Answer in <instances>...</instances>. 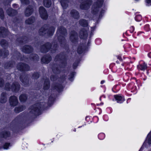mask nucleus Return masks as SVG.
<instances>
[{"instance_id":"1","label":"nucleus","mask_w":151,"mask_h":151,"mask_svg":"<svg viewBox=\"0 0 151 151\" xmlns=\"http://www.w3.org/2000/svg\"><path fill=\"white\" fill-rule=\"evenodd\" d=\"M63 54V53H61L57 55L55 58L54 60L55 62H59L60 63V66L57 64H53L52 69L53 72L55 74H59L61 71L60 68H64L66 65L65 56Z\"/></svg>"},{"instance_id":"2","label":"nucleus","mask_w":151,"mask_h":151,"mask_svg":"<svg viewBox=\"0 0 151 151\" xmlns=\"http://www.w3.org/2000/svg\"><path fill=\"white\" fill-rule=\"evenodd\" d=\"M67 34L66 29L63 26H60L58 27L56 35L58 36V40L61 44V46L65 47V49L68 53L69 48L67 45H66L65 40L64 37L61 35L64 36Z\"/></svg>"},{"instance_id":"3","label":"nucleus","mask_w":151,"mask_h":151,"mask_svg":"<svg viewBox=\"0 0 151 151\" xmlns=\"http://www.w3.org/2000/svg\"><path fill=\"white\" fill-rule=\"evenodd\" d=\"M58 49V45L57 42H52L51 43L50 42H47L41 45L40 48V51L43 53L47 52L50 50L52 53H54Z\"/></svg>"},{"instance_id":"4","label":"nucleus","mask_w":151,"mask_h":151,"mask_svg":"<svg viewBox=\"0 0 151 151\" xmlns=\"http://www.w3.org/2000/svg\"><path fill=\"white\" fill-rule=\"evenodd\" d=\"M46 104L45 102H39L34 104L30 108V111L29 112V115L31 116H33L38 115L41 109L45 108Z\"/></svg>"},{"instance_id":"5","label":"nucleus","mask_w":151,"mask_h":151,"mask_svg":"<svg viewBox=\"0 0 151 151\" xmlns=\"http://www.w3.org/2000/svg\"><path fill=\"white\" fill-rule=\"evenodd\" d=\"M55 30V28L53 27L45 25L40 29L39 33L41 36L46 35L51 36L53 35Z\"/></svg>"},{"instance_id":"6","label":"nucleus","mask_w":151,"mask_h":151,"mask_svg":"<svg viewBox=\"0 0 151 151\" xmlns=\"http://www.w3.org/2000/svg\"><path fill=\"white\" fill-rule=\"evenodd\" d=\"M103 0H97L95 2L91 8V13L94 15L96 16L99 11V8L101 7L103 3Z\"/></svg>"},{"instance_id":"7","label":"nucleus","mask_w":151,"mask_h":151,"mask_svg":"<svg viewBox=\"0 0 151 151\" xmlns=\"http://www.w3.org/2000/svg\"><path fill=\"white\" fill-rule=\"evenodd\" d=\"M93 2L92 0H86L81 4L80 7L83 10H87L90 8Z\"/></svg>"},{"instance_id":"8","label":"nucleus","mask_w":151,"mask_h":151,"mask_svg":"<svg viewBox=\"0 0 151 151\" xmlns=\"http://www.w3.org/2000/svg\"><path fill=\"white\" fill-rule=\"evenodd\" d=\"M17 68L18 70L21 71H28L30 69L29 66L27 64L22 63H18Z\"/></svg>"},{"instance_id":"9","label":"nucleus","mask_w":151,"mask_h":151,"mask_svg":"<svg viewBox=\"0 0 151 151\" xmlns=\"http://www.w3.org/2000/svg\"><path fill=\"white\" fill-rule=\"evenodd\" d=\"M20 79L23 85L25 86H28L30 85L29 81V78L27 75H21L20 77Z\"/></svg>"},{"instance_id":"10","label":"nucleus","mask_w":151,"mask_h":151,"mask_svg":"<svg viewBox=\"0 0 151 151\" xmlns=\"http://www.w3.org/2000/svg\"><path fill=\"white\" fill-rule=\"evenodd\" d=\"M39 11L41 18L45 20H46L48 17L47 12L43 6H40Z\"/></svg>"},{"instance_id":"11","label":"nucleus","mask_w":151,"mask_h":151,"mask_svg":"<svg viewBox=\"0 0 151 151\" xmlns=\"http://www.w3.org/2000/svg\"><path fill=\"white\" fill-rule=\"evenodd\" d=\"M78 39V34L77 32L74 31H71L70 36V41L73 43H75L77 42Z\"/></svg>"},{"instance_id":"12","label":"nucleus","mask_w":151,"mask_h":151,"mask_svg":"<svg viewBox=\"0 0 151 151\" xmlns=\"http://www.w3.org/2000/svg\"><path fill=\"white\" fill-rule=\"evenodd\" d=\"M22 51L27 54H29L33 52V47L30 45H25L22 48Z\"/></svg>"},{"instance_id":"13","label":"nucleus","mask_w":151,"mask_h":151,"mask_svg":"<svg viewBox=\"0 0 151 151\" xmlns=\"http://www.w3.org/2000/svg\"><path fill=\"white\" fill-rule=\"evenodd\" d=\"M34 10L33 7L31 5L28 6L26 9L24 11V15L27 17L30 16L33 12Z\"/></svg>"},{"instance_id":"14","label":"nucleus","mask_w":151,"mask_h":151,"mask_svg":"<svg viewBox=\"0 0 151 151\" xmlns=\"http://www.w3.org/2000/svg\"><path fill=\"white\" fill-rule=\"evenodd\" d=\"M9 103L11 106H15L17 105L18 101L17 98L15 96H12L10 97Z\"/></svg>"},{"instance_id":"15","label":"nucleus","mask_w":151,"mask_h":151,"mask_svg":"<svg viewBox=\"0 0 151 151\" xmlns=\"http://www.w3.org/2000/svg\"><path fill=\"white\" fill-rule=\"evenodd\" d=\"M20 86V85L18 82H14L12 83L10 89L13 91L17 92L19 91Z\"/></svg>"},{"instance_id":"16","label":"nucleus","mask_w":151,"mask_h":151,"mask_svg":"<svg viewBox=\"0 0 151 151\" xmlns=\"http://www.w3.org/2000/svg\"><path fill=\"white\" fill-rule=\"evenodd\" d=\"M88 36L87 31L84 28L82 29L79 32V37L80 38L83 39H86Z\"/></svg>"},{"instance_id":"17","label":"nucleus","mask_w":151,"mask_h":151,"mask_svg":"<svg viewBox=\"0 0 151 151\" xmlns=\"http://www.w3.org/2000/svg\"><path fill=\"white\" fill-rule=\"evenodd\" d=\"M52 58L49 55H46L44 56L41 58V62L45 63L47 64L51 60Z\"/></svg>"},{"instance_id":"18","label":"nucleus","mask_w":151,"mask_h":151,"mask_svg":"<svg viewBox=\"0 0 151 151\" xmlns=\"http://www.w3.org/2000/svg\"><path fill=\"white\" fill-rule=\"evenodd\" d=\"M71 16L76 19H78L80 17L79 13L75 9L72 10L70 12Z\"/></svg>"},{"instance_id":"19","label":"nucleus","mask_w":151,"mask_h":151,"mask_svg":"<svg viewBox=\"0 0 151 151\" xmlns=\"http://www.w3.org/2000/svg\"><path fill=\"white\" fill-rule=\"evenodd\" d=\"M7 30L4 27H0V37H5L8 34Z\"/></svg>"},{"instance_id":"20","label":"nucleus","mask_w":151,"mask_h":151,"mask_svg":"<svg viewBox=\"0 0 151 151\" xmlns=\"http://www.w3.org/2000/svg\"><path fill=\"white\" fill-rule=\"evenodd\" d=\"M52 88L56 89L58 92H60L62 91L63 87L61 84L53 83L52 85Z\"/></svg>"},{"instance_id":"21","label":"nucleus","mask_w":151,"mask_h":151,"mask_svg":"<svg viewBox=\"0 0 151 151\" xmlns=\"http://www.w3.org/2000/svg\"><path fill=\"white\" fill-rule=\"evenodd\" d=\"M10 135V132L6 130H4L0 133V137L1 138H6L8 137H9Z\"/></svg>"},{"instance_id":"22","label":"nucleus","mask_w":151,"mask_h":151,"mask_svg":"<svg viewBox=\"0 0 151 151\" xmlns=\"http://www.w3.org/2000/svg\"><path fill=\"white\" fill-rule=\"evenodd\" d=\"M6 12L7 14L10 16H13L16 15L17 13L16 10L10 8L6 10Z\"/></svg>"},{"instance_id":"23","label":"nucleus","mask_w":151,"mask_h":151,"mask_svg":"<svg viewBox=\"0 0 151 151\" xmlns=\"http://www.w3.org/2000/svg\"><path fill=\"white\" fill-rule=\"evenodd\" d=\"M28 38L24 36L23 37H19L16 40V43L17 44H21L23 43H26L27 42Z\"/></svg>"},{"instance_id":"24","label":"nucleus","mask_w":151,"mask_h":151,"mask_svg":"<svg viewBox=\"0 0 151 151\" xmlns=\"http://www.w3.org/2000/svg\"><path fill=\"white\" fill-rule=\"evenodd\" d=\"M14 64L15 63L14 62L10 61L4 64V67L5 69H10L12 68Z\"/></svg>"},{"instance_id":"25","label":"nucleus","mask_w":151,"mask_h":151,"mask_svg":"<svg viewBox=\"0 0 151 151\" xmlns=\"http://www.w3.org/2000/svg\"><path fill=\"white\" fill-rule=\"evenodd\" d=\"M86 47L84 44L79 45L78 48V52L81 54L82 53L86 50Z\"/></svg>"},{"instance_id":"26","label":"nucleus","mask_w":151,"mask_h":151,"mask_svg":"<svg viewBox=\"0 0 151 151\" xmlns=\"http://www.w3.org/2000/svg\"><path fill=\"white\" fill-rule=\"evenodd\" d=\"M50 87V83L49 79L46 78L45 81L43 88L44 90L48 89Z\"/></svg>"},{"instance_id":"27","label":"nucleus","mask_w":151,"mask_h":151,"mask_svg":"<svg viewBox=\"0 0 151 151\" xmlns=\"http://www.w3.org/2000/svg\"><path fill=\"white\" fill-rule=\"evenodd\" d=\"M29 58L30 60L34 61H38L39 59L38 56L35 54H31L29 55Z\"/></svg>"},{"instance_id":"28","label":"nucleus","mask_w":151,"mask_h":151,"mask_svg":"<svg viewBox=\"0 0 151 151\" xmlns=\"http://www.w3.org/2000/svg\"><path fill=\"white\" fill-rule=\"evenodd\" d=\"M7 100V98L6 97V93L4 92L2 93L0 99V102L2 103H5L6 101Z\"/></svg>"},{"instance_id":"29","label":"nucleus","mask_w":151,"mask_h":151,"mask_svg":"<svg viewBox=\"0 0 151 151\" xmlns=\"http://www.w3.org/2000/svg\"><path fill=\"white\" fill-rule=\"evenodd\" d=\"M35 20V17H34L32 16L26 19L25 21V23L26 24H31L34 22Z\"/></svg>"},{"instance_id":"30","label":"nucleus","mask_w":151,"mask_h":151,"mask_svg":"<svg viewBox=\"0 0 151 151\" xmlns=\"http://www.w3.org/2000/svg\"><path fill=\"white\" fill-rule=\"evenodd\" d=\"M25 107L24 106H20L18 107H16L14 109V111L16 113H19L24 109Z\"/></svg>"},{"instance_id":"31","label":"nucleus","mask_w":151,"mask_h":151,"mask_svg":"<svg viewBox=\"0 0 151 151\" xmlns=\"http://www.w3.org/2000/svg\"><path fill=\"white\" fill-rule=\"evenodd\" d=\"M43 5L46 7H50L52 4L51 0H43Z\"/></svg>"},{"instance_id":"32","label":"nucleus","mask_w":151,"mask_h":151,"mask_svg":"<svg viewBox=\"0 0 151 151\" xmlns=\"http://www.w3.org/2000/svg\"><path fill=\"white\" fill-rule=\"evenodd\" d=\"M68 0H61L60 3L63 9H66L68 6Z\"/></svg>"},{"instance_id":"33","label":"nucleus","mask_w":151,"mask_h":151,"mask_svg":"<svg viewBox=\"0 0 151 151\" xmlns=\"http://www.w3.org/2000/svg\"><path fill=\"white\" fill-rule=\"evenodd\" d=\"M1 45L4 48H6L8 47V42L4 39H2L0 41Z\"/></svg>"},{"instance_id":"34","label":"nucleus","mask_w":151,"mask_h":151,"mask_svg":"<svg viewBox=\"0 0 151 151\" xmlns=\"http://www.w3.org/2000/svg\"><path fill=\"white\" fill-rule=\"evenodd\" d=\"M79 24L83 27H87L88 26V23L87 21L83 19H81L79 21Z\"/></svg>"},{"instance_id":"35","label":"nucleus","mask_w":151,"mask_h":151,"mask_svg":"<svg viewBox=\"0 0 151 151\" xmlns=\"http://www.w3.org/2000/svg\"><path fill=\"white\" fill-rule=\"evenodd\" d=\"M114 98L117 101L118 103H121L122 101L124 100V98H122L121 96L118 95H115Z\"/></svg>"},{"instance_id":"36","label":"nucleus","mask_w":151,"mask_h":151,"mask_svg":"<svg viewBox=\"0 0 151 151\" xmlns=\"http://www.w3.org/2000/svg\"><path fill=\"white\" fill-rule=\"evenodd\" d=\"M27 97L25 94H22L20 95L19 97L20 101L21 102H25L27 99Z\"/></svg>"},{"instance_id":"37","label":"nucleus","mask_w":151,"mask_h":151,"mask_svg":"<svg viewBox=\"0 0 151 151\" xmlns=\"http://www.w3.org/2000/svg\"><path fill=\"white\" fill-rule=\"evenodd\" d=\"M55 100V98L52 97V96H50L49 98L48 101V104L50 106L52 104L54 101Z\"/></svg>"},{"instance_id":"38","label":"nucleus","mask_w":151,"mask_h":151,"mask_svg":"<svg viewBox=\"0 0 151 151\" xmlns=\"http://www.w3.org/2000/svg\"><path fill=\"white\" fill-rule=\"evenodd\" d=\"M40 77V74L38 73H34L32 74V78L33 79H37Z\"/></svg>"},{"instance_id":"39","label":"nucleus","mask_w":151,"mask_h":151,"mask_svg":"<svg viewBox=\"0 0 151 151\" xmlns=\"http://www.w3.org/2000/svg\"><path fill=\"white\" fill-rule=\"evenodd\" d=\"M138 68L142 70H145L147 68V65L144 63L143 65H140L138 66Z\"/></svg>"},{"instance_id":"40","label":"nucleus","mask_w":151,"mask_h":151,"mask_svg":"<svg viewBox=\"0 0 151 151\" xmlns=\"http://www.w3.org/2000/svg\"><path fill=\"white\" fill-rule=\"evenodd\" d=\"M0 17L2 19H4V12L2 8H0Z\"/></svg>"},{"instance_id":"41","label":"nucleus","mask_w":151,"mask_h":151,"mask_svg":"<svg viewBox=\"0 0 151 151\" xmlns=\"http://www.w3.org/2000/svg\"><path fill=\"white\" fill-rule=\"evenodd\" d=\"M20 54L18 52H15L14 53V56H13V58L14 59H16V58L18 59L19 58Z\"/></svg>"},{"instance_id":"42","label":"nucleus","mask_w":151,"mask_h":151,"mask_svg":"<svg viewBox=\"0 0 151 151\" xmlns=\"http://www.w3.org/2000/svg\"><path fill=\"white\" fill-rule=\"evenodd\" d=\"M2 54L3 55L2 56H3V58H4L6 57L9 54L8 50H5L3 52V53H2Z\"/></svg>"},{"instance_id":"43","label":"nucleus","mask_w":151,"mask_h":151,"mask_svg":"<svg viewBox=\"0 0 151 151\" xmlns=\"http://www.w3.org/2000/svg\"><path fill=\"white\" fill-rule=\"evenodd\" d=\"M76 73L75 72H72L70 74V77L69 78V79L71 81H72L73 80V78L74 77V75Z\"/></svg>"},{"instance_id":"44","label":"nucleus","mask_w":151,"mask_h":151,"mask_svg":"<svg viewBox=\"0 0 151 151\" xmlns=\"http://www.w3.org/2000/svg\"><path fill=\"white\" fill-rule=\"evenodd\" d=\"M57 76L52 75L50 76V80L52 81H55L57 80Z\"/></svg>"},{"instance_id":"45","label":"nucleus","mask_w":151,"mask_h":151,"mask_svg":"<svg viewBox=\"0 0 151 151\" xmlns=\"http://www.w3.org/2000/svg\"><path fill=\"white\" fill-rule=\"evenodd\" d=\"M150 134H151V131L149 134L148 135L147 138L148 139L147 142L149 145L151 144V135H150Z\"/></svg>"},{"instance_id":"46","label":"nucleus","mask_w":151,"mask_h":151,"mask_svg":"<svg viewBox=\"0 0 151 151\" xmlns=\"http://www.w3.org/2000/svg\"><path fill=\"white\" fill-rule=\"evenodd\" d=\"M22 4L27 5L29 4V0H20Z\"/></svg>"},{"instance_id":"47","label":"nucleus","mask_w":151,"mask_h":151,"mask_svg":"<svg viewBox=\"0 0 151 151\" xmlns=\"http://www.w3.org/2000/svg\"><path fill=\"white\" fill-rule=\"evenodd\" d=\"M10 84L9 83H6L5 86V89L7 90H9L10 89Z\"/></svg>"},{"instance_id":"48","label":"nucleus","mask_w":151,"mask_h":151,"mask_svg":"<svg viewBox=\"0 0 151 151\" xmlns=\"http://www.w3.org/2000/svg\"><path fill=\"white\" fill-rule=\"evenodd\" d=\"M4 80L2 78H0V87H3L4 86Z\"/></svg>"},{"instance_id":"49","label":"nucleus","mask_w":151,"mask_h":151,"mask_svg":"<svg viewBox=\"0 0 151 151\" xmlns=\"http://www.w3.org/2000/svg\"><path fill=\"white\" fill-rule=\"evenodd\" d=\"M66 76L65 75H63L62 76L60 77V78L59 79L60 80V81H61V82H63L66 79L65 77H66Z\"/></svg>"},{"instance_id":"50","label":"nucleus","mask_w":151,"mask_h":151,"mask_svg":"<svg viewBox=\"0 0 151 151\" xmlns=\"http://www.w3.org/2000/svg\"><path fill=\"white\" fill-rule=\"evenodd\" d=\"M78 61H76L73 64V69H76L78 65Z\"/></svg>"},{"instance_id":"51","label":"nucleus","mask_w":151,"mask_h":151,"mask_svg":"<svg viewBox=\"0 0 151 151\" xmlns=\"http://www.w3.org/2000/svg\"><path fill=\"white\" fill-rule=\"evenodd\" d=\"M9 143H6L3 146L4 148V149H7L8 148L9 146Z\"/></svg>"},{"instance_id":"52","label":"nucleus","mask_w":151,"mask_h":151,"mask_svg":"<svg viewBox=\"0 0 151 151\" xmlns=\"http://www.w3.org/2000/svg\"><path fill=\"white\" fill-rule=\"evenodd\" d=\"M12 1V0H4V3L5 5L9 4Z\"/></svg>"},{"instance_id":"53","label":"nucleus","mask_w":151,"mask_h":151,"mask_svg":"<svg viewBox=\"0 0 151 151\" xmlns=\"http://www.w3.org/2000/svg\"><path fill=\"white\" fill-rule=\"evenodd\" d=\"M92 29L91 30V32L90 33V37L93 35V32L94 30L95 29V27H93L91 28Z\"/></svg>"},{"instance_id":"54","label":"nucleus","mask_w":151,"mask_h":151,"mask_svg":"<svg viewBox=\"0 0 151 151\" xmlns=\"http://www.w3.org/2000/svg\"><path fill=\"white\" fill-rule=\"evenodd\" d=\"M104 10H103V9H102L101 12H100V15H99V18H100L102 16V14H103L104 13Z\"/></svg>"},{"instance_id":"55","label":"nucleus","mask_w":151,"mask_h":151,"mask_svg":"<svg viewBox=\"0 0 151 151\" xmlns=\"http://www.w3.org/2000/svg\"><path fill=\"white\" fill-rule=\"evenodd\" d=\"M146 2L148 4L151 5V0H146Z\"/></svg>"},{"instance_id":"56","label":"nucleus","mask_w":151,"mask_h":151,"mask_svg":"<svg viewBox=\"0 0 151 151\" xmlns=\"http://www.w3.org/2000/svg\"><path fill=\"white\" fill-rule=\"evenodd\" d=\"M20 119V117H19V116H18V117H17L15 118V120H18V119Z\"/></svg>"},{"instance_id":"57","label":"nucleus","mask_w":151,"mask_h":151,"mask_svg":"<svg viewBox=\"0 0 151 151\" xmlns=\"http://www.w3.org/2000/svg\"><path fill=\"white\" fill-rule=\"evenodd\" d=\"M148 56L150 58H151V53H149L148 54Z\"/></svg>"},{"instance_id":"58","label":"nucleus","mask_w":151,"mask_h":151,"mask_svg":"<svg viewBox=\"0 0 151 151\" xmlns=\"http://www.w3.org/2000/svg\"><path fill=\"white\" fill-rule=\"evenodd\" d=\"M2 52L0 50V56L3 55L2 54Z\"/></svg>"},{"instance_id":"59","label":"nucleus","mask_w":151,"mask_h":151,"mask_svg":"<svg viewBox=\"0 0 151 151\" xmlns=\"http://www.w3.org/2000/svg\"><path fill=\"white\" fill-rule=\"evenodd\" d=\"M104 81H101V84H102L103 83H104Z\"/></svg>"},{"instance_id":"60","label":"nucleus","mask_w":151,"mask_h":151,"mask_svg":"<svg viewBox=\"0 0 151 151\" xmlns=\"http://www.w3.org/2000/svg\"><path fill=\"white\" fill-rule=\"evenodd\" d=\"M86 0H79V1H85Z\"/></svg>"},{"instance_id":"61","label":"nucleus","mask_w":151,"mask_h":151,"mask_svg":"<svg viewBox=\"0 0 151 151\" xmlns=\"http://www.w3.org/2000/svg\"><path fill=\"white\" fill-rule=\"evenodd\" d=\"M118 58L119 59H120L121 58V57H120L119 56L118 57Z\"/></svg>"},{"instance_id":"62","label":"nucleus","mask_w":151,"mask_h":151,"mask_svg":"<svg viewBox=\"0 0 151 151\" xmlns=\"http://www.w3.org/2000/svg\"><path fill=\"white\" fill-rule=\"evenodd\" d=\"M7 76H8L9 77V78H10V75H9V74H8Z\"/></svg>"},{"instance_id":"63","label":"nucleus","mask_w":151,"mask_h":151,"mask_svg":"<svg viewBox=\"0 0 151 151\" xmlns=\"http://www.w3.org/2000/svg\"><path fill=\"white\" fill-rule=\"evenodd\" d=\"M142 148H141L140 149V150H139V151H142Z\"/></svg>"},{"instance_id":"64","label":"nucleus","mask_w":151,"mask_h":151,"mask_svg":"<svg viewBox=\"0 0 151 151\" xmlns=\"http://www.w3.org/2000/svg\"><path fill=\"white\" fill-rule=\"evenodd\" d=\"M90 40H89L88 43V44H90Z\"/></svg>"}]
</instances>
